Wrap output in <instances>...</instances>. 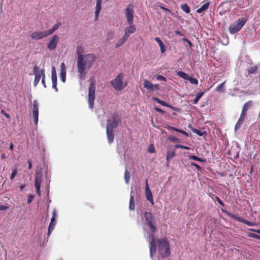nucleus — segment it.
<instances>
[{
  "label": "nucleus",
  "mask_w": 260,
  "mask_h": 260,
  "mask_svg": "<svg viewBox=\"0 0 260 260\" xmlns=\"http://www.w3.org/2000/svg\"><path fill=\"white\" fill-rule=\"evenodd\" d=\"M249 236L251 237L255 238L257 239H259V236L257 235L254 234H250Z\"/></svg>",
  "instance_id": "50"
},
{
  "label": "nucleus",
  "mask_w": 260,
  "mask_h": 260,
  "mask_svg": "<svg viewBox=\"0 0 260 260\" xmlns=\"http://www.w3.org/2000/svg\"><path fill=\"white\" fill-rule=\"evenodd\" d=\"M216 201L218 202V203L220 205L224 206L223 203L222 202V201L218 197H216Z\"/></svg>",
  "instance_id": "48"
},
{
  "label": "nucleus",
  "mask_w": 260,
  "mask_h": 260,
  "mask_svg": "<svg viewBox=\"0 0 260 260\" xmlns=\"http://www.w3.org/2000/svg\"><path fill=\"white\" fill-rule=\"evenodd\" d=\"M249 230L251 231L254 232L255 233H257L260 234V229L254 230V229H249Z\"/></svg>",
  "instance_id": "55"
},
{
  "label": "nucleus",
  "mask_w": 260,
  "mask_h": 260,
  "mask_svg": "<svg viewBox=\"0 0 260 260\" xmlns=\"http://www.w3.org/2000/svg\"><path fill=\"white\" fill-rule=\"evenodd\" d=\"M128 38L127 37H125V36L124 35L123 37H122V38L120 39L117 41V42L116 44L115 47L116 48H118V47H120V46H121L126 41V40Z\"/></svg>",
  "instance_id": "27"
},
{
  "label": "nucleus",
  "mask_w": 260,
  "mask_h": 260,
  "mask_svg": "<svg viewBox=\"0 0 260 260\" xmlns=\"http://www.w3.org/2000/svg\"><path fill=\"white\" fill-rule=\"evenodd\" d=\"M224 83L225 82H222L219 84L216 88V91L217 92H224Z\"/></svg>",
  "instance_id": "32"
},
{
  "label": "nucleus",
  "mask_w": 260,
  "mask_h": 260,
  "mask_svg": "<svg viewBox=\"0 0 260 260\" xmlns=\"http://www.w3.org/2000/svg\"><path fill=\"white\" fill-rule=\"evenodd\" d=\"M145 191L147 200L150 202L152 205H153L154 202L153 200V196L149 186H147L145 188Z\"/></svg>",
  "instance_id": "17"
},
{
  "label": "nucleus",
  "mask_w": 260,
  "mask_h": 260,
  "mask_svg": "<svg viewBox=\"0 0 260 260\" xmlns=\"http://www.w3.org/2000/svg\"><path fill=\"white\" fill-rule=\"evenodd\" d=\"M175 147L177 148H182V149H186V150L190 149V148L189 147L183 146V145H180V144L176 145Z\"/></svg>",
  "instance_id": "40"
},
{
  "label": "nucleus",
  "mask_w": 260,
  "mask_h": 260,
  "mask_svg": "<svg viewBox=\"0 0 260 260\" xmlns=\"http://www.w3.org/2000/svg\"><path fill=\"white\" fill-rule=\"evenodd\" d=\"M148 241L149 242L150 255L152 258L156 250V241L153 235L149 236Z\"/></svg>",
  "instance_id": "11"
},
{
  "label": "nucleus",
  "mask_w": 260,
  "mask_h": 260,
  "mask_svg": "<svg viewBox=\"0 0 260 260\" xmlns=\"http://www.w3.org/2000/svg\"><path fill=\"white\" fill-rule=\"evenodd\" d=\"M66 68L64 63L62 62L60 64V78L62 82L64 83L66 80Z\"/></svg>",
  "instance_id": "16"
},
{
  "label": "nucleus",
  "mask_w": 260,
  "mask_h": 260,
  "mask_svg": "<svg viewBox=\"0 0 260 260\" xmlns=\"http://www.w3.org/2000/svg\"><path fill=\"white\" fill-rule=\"evenodd\" d=\"M169 139L173 142H179V139L174 136L169 137Z\"/></svg>",
  "instance_id": "39"
},
{
  "label": "nucleus",
  "mask_w": 260,
  "mask_h": 260,
  "mask_svg": "<svg viewBox=\"0 0 260 260\" xmlns=\"http://www.w3.org/2000/svg\"><path fill=\"white\" fill-rule=\"evenodd\" d=\"M158 249L160 254L164 257L170 255V247L166 240L162 239L157 241Z\"/></svg>",
  "instance_id": "3"
},
{
  "label": "nucleus",
  "mask_w": 260,
  "mask_h": 260,
  "mask_svg": "<svg viewBox=\"0 0 260 260\" xmlns=\"http://www.w3.org/2000/svg\"><path fill=\"white\" fill-rule=\"evenodd\" d=\"M128 24L129 26L125 27L124 29V36L127 38H128L131 34L134 33L136 30L135 25H133V24Z\"/></svg>",
  "instance_id": "15"
},
{
  "label": "nucleus",
  "mask_w": 260,
  "mask_h": 260,
  "mask_svg": "<svg viewBox=\"0 0 260 260\" xmlns=\"http://www.w3.org/2000/svg\"><path fill=\"white\" fill-rule=\"evenodd\" d=\"M59 41V37L57 35H54L47 45V48L50 50L55 49Z\"/></svg>",
  "instance_id": "14"
},
{
  "label": "nucleus",
  "mask_w": 260,
  "mask_h": 260,
  "mask_svg": "<svg viewBox=\"0 0 260 260\" xmlns=\"http://www.w3.org/2000/svg\"><path fill=\"white\" fill-rule=\"evenodd\" d=\"M31 109L35 123L37 125L39 117V103L37 100L34 101Z\"/></svg>",
  "instance_id": "10"
},
{
  "label": "nucleus",
  "mask_w": 260,
  "mask_h": 260,
  "mask_svg": "<svg viewBox=\"0 0 260 260\" xmlns=\"http://www.w3.org/2000/svg\"><path fill=\"white\" fill-rule=\"evenodd\" d=\"M257 69V68L256 66H253V67L250 68V69H249L248 70V73L249 74H253L256 72Z\"/></svg>",
  "instance_id": "38"
},
{
  "label": "nucleus",
  "mask_w": 260,
  "mask_h": 260,
  "mask_svg": "<svg viewBox=\"0 0 260 260\" xmlns=\"http://www.w3.org/2000/svg\"><path fill=\"white\" fill-rule=\"evenodd\" d=\"M45 76H44V77H42V83L44 87H46V84H45Z\"/></svg>",
  "instance_id": "56"
},
{
  "label": "nucleus",
  "mask_w": 260,
  "mask_h": 260,
  "mask_svg": "<svg viewBox=\"0 0 260 260\" xmlns=\"http://www.w3.org/2000/svg\"><path fill=\"white\" fill-rule=\"evenodd\" d=\"M7 209V207L4 206H0V210H4Z\"/></svg>",
  "instance_id": "62"
},
{
  "label": "nucleus",
  "mask_w": 260,
  "mask_h": 260,
  "mask_svg": "<svg viewBox=\"0 0 260 260\" xmlns=\"http://www.w3.org/2000/svg\"><path fill=\"white\" fill-rule=\"evenodd\" d=\"M193 132H194V133H196L197 135H198L199 136H202V135H203L201 131H199V130L195 129V130H194V131H193Z\"/></svg>",
  "instance_id": "53"
},
{
  "label": "nucleus",
  "mask_w": 260,
  "mask_h": 260,
  "mask_svg": "<svg viewBox=\"0 0 260 260\" xmlns=\"http://www.w3.org/2000/svg\"><path fill=\"white\" fill-rule=\"evenodd\" d=\"M244 119V116L240 115V117L235 126V130L236 131H238Z\"/></svg>",
  "instance_id": "24"
},
{
  "label": "nucleus",
  "mask_w": 260,
  "mask_h": 260,
  "mask_svg": "<svg viewBox=\"0 0 260 260\" xmlns=\"http://www.w3.org/2000/svg\"><path fill=\"white\" fill-rule=\"evenodd\" d=\"M130 176L128 171L126 170L124 173V179L126 183L128 184L129 181Z\"/></svg>",
  "instance_id": "36"
},
{
  "label": "nucleus",
  "mask_w": 260,
  "mask_h": 260,
  "mask_svg": "<svg viewBox=\"0 0 260 260\" xmlns=\"http://www.w3.org/2000/svg\"><path fill=\"white\" fill-rule=\"evenodd\" d=\"M252 102L248 101L243 106L241 115L245 117L248 109L252 106Z\"/></svg>",
  "instance_id": "19"
},
{
  "label": "nucleus",
  "mask_w": 260,
  "mask_h": 260,
  "mask_svg": "<svg viewBox=\"0 0 260 260\" xmlns=\"http://www.w3.org/2000/svg\"><path fill=\"white\" fill-rule=\"evenodd\" d=\"M175 34L178 35H179V36H182V34L179 31V30H176L175 31Z\"/></svg>",
  "instance_id": "61"
},
{
  "label": "nucleus",
  "mask_w": 260,
  "mask_h": 260,
  "mask_svg": "<svg viewBox=\"0 0 260 260\" xmlns=\"http://www.w3.org/2000/svg\"><path fill=\"white\" fill-rule=\"evenodd\" d=\"M188 157L191 159L197 160L201 162H204L205 160L201 158H199L195 155H189Z\"/></svg>",
  "instance_id": "37"
},
{
  "label": "nucleus",
  "mask_w": 260,
  "mask_h": 260,
  "mask_svg": "<svg viewBox=\"0 0 260 260\" xmlns=\"http://www.w3.org/2000/svg\"><path fill=\"white\" fill-rule=\"evenodd\" d=\"M52 88H54L56 92L58 91L57 88V75H51Z\"/></svg>",
  "instance_id": "26"
},
{
  "label": "nucleus",
  "mask_w": 260,
  "mask_h": 260,
  "mask_svg": "<svg viewBox=\"0 0 260 260\" xmlns=\"http://www.w3.org/2000/svg\"><path fill=\"white\" fill-rule=\"evenodd\" d=\"M180 132H179L180 133H181L186 136H188V134L186 132H185L183 130H181V129H180Z\"/></svg>",
  "instance_id": "58"
},
{
  "label": "nucleus",
  "mask_w": 260,
  "mask_h": 260,
  "mask_svg": "<svg viewBox=\"0 0 260 260\" xmlns=\"http://www.w3.org/2000/svg\"><path fill=\"white\" fill-rule=\"evenodd\" d=\"M154 109H155V110L156 111L160 112V113H164L165 112L163 110H162V109H160L159 108H158V107H155Z\"/></svg>",
  "instance_id": "51"
},
{
  "label": "nucleus",
  "mask_w": 260,
  "mask_h": 260,
  "mask_svg": "<svg viewBox=\"0 0 260 260\" xmlns=\"http://www.w3.org/2000/svg\"><path fill=\"white\" fill-rule=\"evenodd\" d=\"M234 218H235V219H236L238 221L242 222V219H243L241 218L240 217H239L238 216H235Z\"/></svg>",
  "instance_id": "59"
},
{
  "label": "nucleus",
  "mask_w": 260,
  "mask_h": 260,
  "mask_svg": "<svg viewBox=\"0 0 260 260\" xmlns=\"http://www.w3.org/2000/svg\"><path fill=\"white\" fill-rule=\"evenodd\" d=\"M60 22H57L50 29L47 30L46 32L48 36L53 34L60 26Z\"/></svg>",
  "instance_id": "21"
},
{
  "label": "nucleus",
  "mask_w": 260,
  "mask_h": 260,
  "mask_svg": "<svg viewBox=\"0 0 260 260\" xmlns=\"http://www.w3.org/2000/svg\"><path fill=\"white\" fill-rule=\"evenodd\" d=\"M13 146H14V145H13V143H11L10 144V150H13Z\"/></svg>",
  "instance_id": "63"
},
{
  "label": "nucleus",
  "mask_w": 260,
  "mask_h": 260,
  "mask_svg": "<svg viewBox=\"0 0 260 260\" xmlns=\"http://www.w3.org/2000/svg\"><path fill=\"white\" fill-rule=\"evenodd\" d=\"M148 152L149 153H154L155 152V148L152 144H151L148 148Z\"/></svg>",
  "instance_id": "41"
},
{
  "label": "nucleus",
  "mask_w": 260,
  "mask_h": 260,
  "mask_svg": "<svg viewBox=\"0 0 260 260\" xmlns=\"http://www.w3.org/2000/svg\"><path fill=\"white\" fill-rule=\"evenodd\" d=\"M51 75H56V71H55V68L54 67H53L52 68V69H51Z\"/></svg>",
  "instance_id": "52"
},
{
  "label": "nucleus",
  "mask_w": 260,
  "mask_h": 260,
  "mask_svg": "<svg viewBox=\"0 0 260 260\" xmlns=\"http://www.w3.org/2000/svg\"><path fill=\"white\" fill-rule=\"evenodd\" d=\"M190 164H191V166H194L198 171L201 170V168L198 165H197V164H195L194 162H191Z\"/></svg>",
  "instance_id": "46"
},
{
  "label": "nucleus",
  "mask_w": 260,
  "mask_h": 260,
  "mask_svg": "<svg viewBox=\"0 0 260 260\" xmlns=\"http://www.w3.org/2000/svg\"><path fill=\"white\" fill-rule=\"evenodd\" d=\"M174 127L173 126H168L167 127V128L169 130V131H171V130H174Z\"/></svg>",
  "instance_id": "60"
},
{
  "label": "nucleus",
  "mask_w": 260,
  "mask_h": 260,
  "mask_svg": "<svg viewBox=\"0 0 260 260\" xmlns=\"http://www.w3.org/2000/svg\"><path fill=\"white\" fill-rule=\"evenodd\" d=\"M33 72L35 75L34 86H36L40 82L42 77L45 76L44 69H40L38 66H35L33 68Z\"/></svg>",
  "instance_id": "6"
},
{
  "label": "nucleus",
  "mask_w": 260,
  "mask_h": 260,
  "mask_svg": "<svg viewBox=\"0 0 260 260\" xmlns=\"http://www.w3.org/2000/svg\"><path fill=\"white\" fill-rule=\"evenodd\" d=\"M27 163H28V168L29 169H31L32 168V164H31V162L30 160H28L27 161Z\"/></svg>",
  "instance_id": "57"
},
{
  "label": "nucleus",
  "mask_w": 260,
  "mask_h": 260,
  "mask_svg": "<svg viewBox=\"0 0 260 260\" xmlns=\"http://www.w3.org/2000/svg\"><path fill=\"white\" fill-rule=\"evenodd\" d=\"M174 131H175L176 132H177L178 133H179V132H180V129H178V128H175V127L174 128Z\"/></svg>",
  "instance_id": "64"
},
{
  "label": "nucleus",
  "mask_w": 260,
  "mask_h": 260,
  "mask_svg": "<svg viewBox=\"0 0 260 260\" xmlns=\"http://www.w3.org/2000/svg\"><path fill=\"white\" fill-rule=\"evenodd\" d=\"M242 222L249 226H252L254 225L253 223H252V222L249 221L245 219H242Z\"/></svg>",
  "instance_id": "42"
},
{
  "label": "nucleus",
  "mask_w": 260,
  "mask_h": 260,
  "mask_svg": "<svg viewBox=\"0 0 260 260\" xmlns=\"http://www.w3.org/2000/svg\"><path fill=\"white\" fill-rule=\"evenodd\" d=\"M16 174H17V170H16V169H15L13 170V171L12 172V173L11 174V177H10L11 179L12 180L15 177Z\"/></svg>",
  "instance_id": "44"
},
{
  "label": "nucleus",
  "mask_w": 260,
  "mask_h": 260,
  "mask_svg": "<svg viewBox=\"0 0 260 260\" xmlns=\"http://www.w3.org/2000/svg\"><path fill=\"white\" fill-rule=\"evenodd\" d=\"M246 23V20L239 18L230 25L229 30L231 34H234L239 31Z\"/></svg>",
  "instance_id": "4"
},
{
  "label": "nucleus",
  "mask_w": 260,
  "mask_h": 260,
  "mask_svg": "<svg viewBox=\"0 0 260 260\" xmlns=\"http://www.w3.org/2000/svg\"><path fill=\"white\" fill-rule=\"evenodd\" d=\"M1 113L5 116L7 118L10 117V115L3 109L1 110Z\"/></svg>",
  "instance_id": "47"
},
{
  "label": "nucleus",
  "mask_w": 260,
  "mask_h": 260,
  "mask_svg": "<svg viewBox=\"0 0 260 260\" xmlns=\"http://www.w3.org/2000/svg\"><path fill=\"white\" fill-rule=\"evenodd\" d=\"M95 99V87L91 84V86L89 88L88 90V102L89 108L92 109L93 107L94 101Z\"/></svg>",
  "instance_id": "9"
},
{
  "label": "nucleus",
  "mask_w": 260,
  "mask_h": 260,
  "mask_svg": "<svg viewBox=\"0 0 260 260\" xmlns=\"http://www.w3.org/2000/svg\"><path fill=\"white\" fill-rule=\"evenodd\" d=\"M152 100L156 101L157 103L160 104L161 105H162L163 106L169 107L168 104L166 102L160 100V99H159L157 98L153 97V98H152Z\"/></svg>",
  "instance_id": "30"
},
{
  "label": "nucleus",
  "mask_w": 260,
  "mask_h": 260,
  "mask_svg": "<svg viewBox=\"0 0 260 260\" xmlns=\"http://www.w3.org/2000/svg\"><path fill=\"white\" fill-rule=\"evenodd\" d=\"M42 173L40 170L36 171L35 173V186L38 196L41 195L40 187L42 182Z\"/></svg>",
  "instance_id": "7"
},
{
  "label": "nucleus",
  "mask_w": 260,
  "mask_h": 260,
  "mask_svg": "<svg viewBox=\"0 0 260 260\" xmlns=\"http://www.w3.org/2000/svg\"><path fill=\"white\" fill-rule=\"evenodd\" d=\"M47 36H48L46 30L41 31H36L33 32L30 35L31 38L34 40H39Z\"/></svg>",
  "instance_id": "12"
},
{
  "label": "nucleus",
  "mask_w": 260,
  "mask_h": 260,
  "mask_svg": "<svg viewBox=\"0 0 260 260\" xmlns=\"http://www.w3.org/2000/svg\"><path fill=\"white\" fill-rule=\"evenodd\" d=\"M144 87L147 90L153 91V84L147 79L144 80Z\"/></svg>",
  "instance_id": "22"
},
{
  "label": "nucleus",
  "mask_w": 260,
  "mask_h": 260,
  "mask_svg": "<svg viewBox=\"0 0 260 260\" xmlns=\"http://www.w3.org/2000/svg\"><path fill=\"white\" fill-rule=\"evenodd\" d=\"M77 55V72L80 80L82 81L85 79L86 75L93 65L96 57L93 54H81L79 50Z\"/></svg>",
  "instance_id": "1"
},
{
  "label": "nucleus",
  "mask_w": 260,
  "mask_h": 260,
  "mask_svg": "<svg viewBox=\"0 0 260 260\" xmlns=\"http://www.w3.org/2000/svg\"><path fill=\"white\" fill-rule=\"evenodd\" d=\"M155 77H156V80H163L165 81H166V78L161 75H157V76H156Z\"/></svg>",
  "instance_id": "43"
},
{
  "label": "nucleus",
  "mask_w": 260,
  "mask_h": 260,
  "mask_svg": "<svg viewBox=\"0 0 260 260\" xmlns=\"http://www.w3.org/2000/svg\"><path fill=\"white\" fill-rule=\"evenodd\" d=\"M204 94V92L197 93L196 98L193 100V104H197L199 100L202 98Z\"/></svg>",
  "instance_id": "33"
},
{
  "label": "nucleus",
  "mask_w": 260,
  "mask_h": 260,
  "mask_svg": "<svg viewBox=\"0 0 260 260\" xmlns=\"http://www.w3.org/2000/svg\"><path fill=\"white\" fill-rule=\"evenodd\" d=\"M175 155V153L173 151H168L166 156V159L168 161H170V160L173 158Z\"/></svg>",
  "instance_id": "34"
},
{
  "label": "nucleus",
  "mask_w": 260,
  "mask_h": 260,
  "mask_svg": "<svg viewBox=\"0 0 260 260\" xmlns=\"http://www.w3.org/2000/svg\"><path fill=\"white\" fill-rule=\"evenodd\" d=\"M102 0H96L95 8V19L97 20L99 16V14L101 9Z\"/></svg>",
  "instance_id": "18"
},
{
  "label": "nucleus",
  "mask_w": 260,
  "mask_h": 260,
  "mask_svg": "<svg viewBox=\"0 0 260 260\" xmlns=\"http://www.w3.org/2000/svg\"><path fill=\"white\" fill-rule=\"evenodd\" d=\"M177 74L178 76H179L180 77L183 78V79H185V80H187L188 77H189V75H187V74H186L185 73L182 72V71H178L177 72Z\"/></svg>",
  "instance_id": "29"
},
{
  "label": "nucleus",
  "mask_w": 260,
  "mask_h": 260,
  "mask_svg": "<svg viewBox=\"0 0 260 260\" xmlns=\"http://www.w3.org/2000/svg\"><path fill=\"white\" fill-rule=\"evenodd\" d=\"M55 224V219H54V218H51V221L48 226V232L47 234L48 236L50 235V233L53 230Z\"/></svg>",
  "instance_id": "20"
},
{
  "label": "nucleus",
  "mask_w": 260,
  "mask_h": 260,
  "mask_svg": "<svg viewBox=\"0 0 260 260\" xmlns=\"http://www.w3.org/2000/svg\"><path fill=\"white\" fill-rule=\"evenodd\" d=\"M158 84H153V91L158 89Z\"/></svg>",
  "instance_id": "54"
},
{
  "label": "nucleus",
  "mask_w": 260,
  "mask_h": 260,
  "mask_svg": "<svg viewBox=\"0 0 260 260\" xmlns=\"http://www.w3.org/2000/svg\"><path fill=\"white\" fill-rule=\"evenodd\" d=\"M129 209L130 210H134L135 209L134 198L132 193L131 194Z\"/></svg>",
  "instance_id": "28"
},
{
  "label": "nucleus",
  "mask_w": 260,
  "mask_h": 260,
  "mask_svg": "<svg viewBox=\"0 0 260 260\" xmlns=\"http://www.w3.org/2000/svg\"><path fill=\"white\" fill-rule=\"evenodd\" d=\"M155 40L158 44V45H159V46L160 47V48L161 52V53L165 52L166 51V48L165 47V46H164V43L162 42V41H161L160 39L159 38H157V37L155 38Z\"/></svg>",
  "instance_id": "25"
},
{
  "label": "nucleus",
  "mask_w": 260,
  "mask_h": 260,
  "mask_svg": "<svg viewBox=\"0 0 260 260\" xmlns=\"http://www.w3.org/2000/svg\"><path fill=\"white\" fill-rule=\"evenodd\" d=\"M145 217L146 218L147 225L149 226L151 231L153 233L155 231V226L152 223L153 216L151 213L145 212Z\"/></svg>",
  "instance_id": "13"
},
{
  "label": "nucleus",
  "mask_w": 260,
  "mask_h": 260,
  "mask_svg": "<svg viewBox=\"0 0 260 260\" xmlns=\"http://www.w3.org/2000/svg\"><path fill=\"white\" fill-rule=\"evenodd\" d=\"M210 2H208L197 10L198 13H202L209 8Z\"/></svg>",
  "instance_id": "23"
},
{
  "label": "nucleus",
  "mask_w": 260,
  "mask_h": 260,
  "mask_svg": "<svg viewBox=\"0 0 260 260\" xmlns=\"http://www.w3.org/2000/svg\"><path fill=\"white\" fill-rule=\"evenodd\" d=\"M187 80L189 81L190 83L192 84L197 85L198 84V81L196 78H192L190 76H189Z\"/></svg>",
  "instance_id": "35"
},
{
  "label": "nucleus",
  "mask_w": 260,
  "mask_h": 260,
  "mask_svg": "<svg viewBox=\"0 0 260 260\" xmlns=\"http://www.w3.org/2000/svg\"><path fill=\"white\" fill-rule=\"evenodd\" d=\"M123 75L119 74L114 80L111 81V84L116 90H121L126 86V84L123 83Z\"/></svg>",
  "instance_id": "5"
},
{
  "label": "nucleus",
  "mask_w": 260,
  "mask_h": 260,
  "mask_svg": "<svg viewBox=\"0 0 260 260\" xmlns=\"http://www.w3.org/2000/svg\"><path fill=\"white\" fill-rule=\"evenodd\" d=\"M57 216V212L55 209H54L52 212V218H54V219H56V217Z\"/></svg>",
  "instance_id": "49"
},
{
  "label": "nucleus",
  "mask_w": 260,
  "mask_h": 260,
  "mask_svg": "<svg viewBox=\"0 0 260 260\" xmlns=\"http://www.w3.org/2000/svg\"><path fill=\"white\" fill-rule=\"evenodd\" d=\"M181 9L187 14L189 13L190 12V8L186 4L182 5L181 6Z\"/></svg>",
  "instance_id": "31"
},
{
  "label": "nucleus",
  "mask_w": 260,
  "mask_h": 260,
  "mask_svg": "<svg viewBox=\"0 0 260 260\" xmlns=\"http://www.w3.org/2000/svg\"><path fill=\"white\" fill-rule=\"evenodd\" d=\"M134 7L132 5H129L125 9V17L128 24H133L134 19Z\"/></svg>",
  "instance_id": "8"
},
{
  "label": "nucleus",
  "mask_w": 260,
  "mask_h": 260,
  "mask_svg": "<svg viewBox=\"0 0 260 260\" xmlns=\"http://www.w3.org/2000/svg\"><path fill=\"white\" fill-rule=\"evenodd\" d=\"M34 196L33 195H29L28 197V199H27V203L28 204H30L31 203L32 200H33V198H34Z\"/></svg>",
  "instance_id": "45"
},
{
  "label": "nucleus",
  "mask_w": 260,
  "mask_h": 260,
  "mask_svg": "<svg viewBox=\"0 0 260 260\" xmlns=\"http://www.w3.org/2000/svg\"><path fill=\"white\" fill-rule=\"evenodd\" d=\"M119 121L120 119L116 114H112L107 121L106 132L108 142L110 144L113 142L114 137L113 129L117 126Z\"/></svg>",
  "instance_id": "2"
}]
</instances>
